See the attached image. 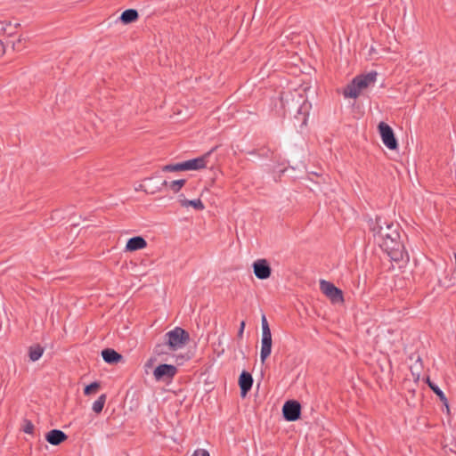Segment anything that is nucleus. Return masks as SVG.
Returning a JSON list of instances; mask_svg holds the SVG:
<instances>
[{"label": "nucleus", "instance_id": "obj_13", "mask_svg": "<svg viewBox=\"0 0 456 456\" xmlns=\"http://www.w3.org/2000/svg\"><path fill=\"white\" fill-rule=\"evenodd\" d=\"M147 247V241L142 236H134L130 238L126 245V251L134 252L145 248Z\"/></svg>", "mask_w": 456, "mask_h": 456}, {"label": "nucleus", "instance_id": "obj_11", "mask_svg": "<svg viewBox=\"0 0 456 456\" xmlns=\"http://www.w3.org/2000/svg\"><path fill=\"white\" fill-rule=\"evenodd\" d=\"M252 385V375L249 372L243 370L239 378V386L240 388V395L242 397H245L247 394L250 391Z\"/></svg>", "mask_w": 456, "mask_h": 456}, {"label": "nucleus", "instance_id": "obj_10", "mask_svg": "<svg viewBox=\"0 0 456 456\" xmlns=\"http://www.w3.org/2000/svg\"><path fill=\"white\" fill-rule=\"evenodd\" d=\"M272 333L271 330H262L260 358L262 363L270 356L272 352Z\"/></svg>", "mask_w": 456, "mask_h": 456}, {"label": "nucleus", "instance_id": "obj_7", "mask_svg": "<svg viewBox=\"0 0 456 456\" xmlns=\"http://www.w3.org/2000/svg\"><path fill=\"white\" fill-rule=\"evenodd\" d=\"M283 418L287 421H296L301 416V404L296 400L287 401L282 407Z\"/></svg>", "mask_w": 456, "mask_h": 456}, {"label": "nucleus", "instance_id": "obj_19", "mask_svg": "<svg viewBox=\"0 0 456 456\" xmlns=\"http://www.w3.org/2000/svg\"><path fill=\"white\" fill-rule=\"evenodd\" d=\"M185 183H186V180L185 179H179V180H175V181H173L171 183H167V181H163L161 183V185L168 186L171 191H173L175 193H177L184 186Z\"/></svg>", "mask_w": 456, "mask_h": 456}, {"label": "nucleus", "instance_id": "obj_24", "mask_svg": "<svg viewBox=\"0 0 456 456\" xmlns=\"http://www.w3.org/2000/svg\"><path fill=\"white\" fill-rule=\"evenodd\" d=\"M191 456H210L208 452L204 449H199Z\"/></svg>", "mask_w": 456, "mask_h": 456}, {"label": "nucleus", "instance_id": "obj_17", "mask_svg": "<svg viewBox=\"0 0 456 456\" xmlns=\"http://www.w3.org/2000/svg\"><path fill=\"white\" fill-rule=\"evenodd\" d=\"M427 383L430 389L439 397L440 401L446 406V408L449 410V404L448 400L444 394V392L435 384L433 383L429 378L427 379Z\"/></svg>", "mask_w": 456, "mask_h": 456}, {"label": "nucleus", "instance_id": "obj_16", "mask_svg": "<svg viewBox=\"0 0 456 456\" xmlns=\"http://www.w3.org/2000/svg\"><path fill=\"white\" fill-rule=\"evenodd\" d=\"M139 14L135 9H127L121 13L120 20L124 24H129L138 20Z\"/></svg>", "mask_w": 456, "mask_h": 456}, {"label": "nucleus", "instance_id": "obj_12", "mask_svg": "<svg viewBox=\"0 0 456 456\" xmlns=\"http://www.w3.org/2000/svg\"><path fill=\"white\" fill-rule=\"evenodd\" d=\"M68 439V436L60 429H52L45 435V440L52 445H59Z\"/></svg>", "mask_w": 456, "mask_h": 456}, {"label": "nucleus", "instance_id": "obj_6", "mask_svg": "<svg viewBox=\"0 0 456 456\" xmlns=\"http://www.w3.org/2000/svg\"><path fill=\"white\" fill-rule=\"evenodd\" d=\"M320 289L332 303H342L344 301L342 290L330 281L322 280L320 281Z\"/></svg>", "mask_w": 456, "mask_h": 456}, {"label": "nucleus", "instance_id": "obj_25", "mask_svg": "<svg viewBox=\"0 0 456 456\" xmlns=\"http://www.w3.org/2000/svg\"><path fill=\"white\" fill-rule=\"evenodd\" d=\"M261 324H262V330H270L267 319H266L265 314L262 315Z\"/></svg>", "mask_w": 456, "mask_h": 456}, {"label": "nucleus", "instance_id": "obj_29", "mask_svg": "<svg viewBox=\"0 0 456 456\" xmlns=\"http://www.w3.org/2000/svg\"><path fill=\"white\" fill-rule=\"evenodd\" d=\"M451 451H452V452H453V453H454V455L456 456V452H454V451H452V450H451Z\"/></svg>", "mask_w": 456, "mask_h": 456}, {"label": "nucleus", "instance_id": "obj_21", "mask_svg": "<svg viewBox=\"0 0 456 456\" xmlns=\"http://www.w3.org/2000/svg\"><path fill=\"white\" fill-rule=\"evenodd\" d=\"M101 387V384L98 381L92 382L91 384L86 386L84 388L85 395H91L93 394H96Z\"/></svg>", "mask_w": 456, "mask_h": 456}, {"label": "nucleus", "instance_id": "obj_22", "mask_svg": "<svg viewBox=\"0 0 456 456\" xmlns=\"http://www.w3.org/2000/svg\"><path fill=\"white\" fill-rule=\"evenodd\" d=\"M308 107H310V103L307 102L306 101H305L298 108L297 110V114L300 116L302 115L303 118H302V125H305L306 124V120H307V113H306V110L308 109Z\"/></svg>", "mask_w": 456, "mask_h": 456}, {"label": "nucleus", "instance_id": "obj_2", "mask_svg": "<svg viewBox=\"0 0 456 456\" xmlns=\"http://www.w3.org/2000/svg\"><path fill=\"white\" fill-rule=\"evenodd\" d=\"M165 338V344H159L155 346L154 352L157 354H165V346H167L170 351H176L183 348L190 340L189 332L180 327H175L174 330L166 333Z\"/></svg>", "mask_w": 456, "mask_h": 456}, {"label": "nucleus", "instance_id": "obj_1", "mask_svg": "<svg viewBox=\"0 0 456 456\" xmlns=\"http://www.w3.org/2000/svg\"><path fill=\"white\" fill-rule=\"evenodd\" d=\"M369 229L373 233L375 240L387 254L391 261L400 262L408 255L400 239L399 225L393 222H387L381 216L375 220H369Z\"/></svg>", "mask_w": 456, "mask_h": 456}, {"label": "nucleus", "instance_id": "obj_5", "mask_svg": "<svg viewBox=\"0 0 456 456\" xmlns=\"http://www.w3.org/2000/svg\"><path fill=\"white\" fill-rule=\"evenodd\" d=\"M378 129L383 143L389 150H396L398 143L391 126L385 122H380L378 126Z\"/></svg>", "mask_w": 456, "mask_h": 456}, {"label": "nucleus", "instance_id": "obj_23", "mask_svg": "<svg viewBox=\"0 0 456 456\" xmlns=\"http://www.w3.org/2000/svg\"><path fill=\"white\" fill-rule=\"evenodd\" d=\"M21 429L26 434H33L34 425H33V423L30 420L24 419L22 427H21Z\"/></svg>", "mask_w": 456, "mask_h": 456}, {"label": "nucleus", "instance_id": "obj_20", "mask_svg": "<svg viewBox=\"0 0 456 456\" xmlns=\"http://www.w3.org/2000/svg\"><path fill=\"white\" fill-rule=\"evenodd\" d=\"M107 399V395L105 394H102L99 396V398L93 403V411L99 414L102 411V409L104 407L105 402Z\"/></svg>", "mask_w": 456, "mask_h": 456}, {"label": "nucleus", "instance_id": "obj_3", "mask_svg": "<svg viewBox=\"0 0 456 456\" xmlns=\"http://www.w3.org/2000/svg\"><path fill=\"white\" fill-rule=\"evenodd\" d=\"M377 72L370 71L367 74L356 76L350 84L344 89V95L346 98H357L362 90L373 84L377 78Z\"/></svg>", "mask_w": 456, "mask_h": 456}, {"label": "nucleus", "instance_id": "obj_15", "mask_svg": "<svg viewBox=\"0 0 456 456\" xmlns=\"http://www.w3.org/2000/svg\"><path fill=\"white\" fill-rule=\"evenodd\" d=\"M102 356L107 363L114 364L122 359V355L111 348H105L102 351Z\"/></svg>", "mask_w": 456, "mask_h": 456}, {"label": "nucleus", "instance_id": "obj_8", "mask_svg": "<svg viewBox=\"0 0 456 456\" xmlns=\"http://www.w3.org/2000/svg\"><path fill=\"white\" fill-rule=\"evenodd\" d=\"M177 373V368L171 364H159L153 371L154 378L157 381H165L172 379Z\"/></svg>", "mask_w": 456, "mask_h": 456}, {"label": "nucleus", "instance_id": "obj_26", "mask_svg": "<svg viewBox=\"0 0 456 456\" xmlns=\"http://www.w3.org/2000/svg\"><path fill=\"white\" fill-rule=\"evenodd\" d=\"M245 326H246V322H245V321H242V322H240V329H239V330H238V335H237V336H238V338H242V336H243V332H244V329H245Z\"/></svg>", "mask_w": 456, "mask_h": 456}, {"label": "nucleus", "instance_id": "obj_9", "mask_svg": "<svg viewBox=\"0 0 456 456\" xmlns=\"http://www.w3.org/2000/svg\"><path fill=\"white\" fill-rule=\"evenodd\" d=\"M252 266L255 275L259 280H266L271 276L272 268L266 259H257Z\"/></svg>", "mask_w": 456, "mask_h": 456}, {"label": "nucleus", "instance_id": "obj_27", "mask_svg": "<svg viewBox=\"0 0 456 456\" xmlns=\"http://www.w3.org/2000/svg\"><path fill=\"white\" fill-rule=\"evenodd\" d=\"M22 40H23V39L19 38V39L17 40V42L13 44V46H14L15 48H17V49H20V48L21 47Z\"/></svg>", "mask_w": 456, "mask_h": 456}, {"label": "nucleus", "instance_id": "obj_28", "mask_svg": "<svg viewBox=\"0 0 456 456\" xmlns=\"http://www.w3.org/2000/svg\"><path fill=\"white\" fill-rule=\"evenodd\" d=\"M5 28L3 22H0V32L4 31Z\"/></svg>", "mask_w": 456, "mask_h": 456}, {"label": "nucleus", "instance_id": "obj_4", "mask_svg": "<svg viewBox=\"0 0 456 456\" xmlns=\"http://www.w3.org/2000/svg\"><path fill=\"white\" fill-rule=\"evenodd\" d=\"M216 149V147L212 148L209 151L196 159H189L181 163L166 165L162 167V170L165 172H179L205 168L208 162V158Z\"/></svg>", "mask_w": 456, "mask_h": 456}, {"label": "nucleus", "instance_id": "obj_14", "mask_svg": "<svg viewBox=\"0 0 456 456\" xmlns=\"http://www.w3.org/2000/svg\"><path fill=\"white\" fill-rule=\"evenodd\" d=\"M178 202L183 208H189L191 207L195 210L201 211L205 208V206L200 199L196 200H187L185 199L183 194L179 195Z\"/></svg>", "mask_w": 456, "mask_h": 456}, {"label": "nucleus", "instance_id": "obj_18", "mask_svg": "<svg viewBox=\"0 0 456 456\" xmlns=\"http://www.w3.org/2000/svg\"><path fill=\"white\" fill-rule=\"evenodd\" d=\"M44 353V347L41 346L39 344L31 346L28 348V356L30 361L36 362L37 361Z\"/></svg>", "mask_w": 456, "mask_h": 456}]
</instances>
